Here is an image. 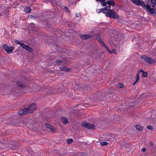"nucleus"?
<instances>
[{
    "instance_id": "1",
    "label": "nucleus",
    "mask_w": 156,
    "mask_h": 156,
    "mask_svg": "<svg viewBox=\"0 0 156 156\" xmlns=\"http://www.w3.org/2000/svg\"><path fill=\"white\" fill-rule=\"evenodd\" d=\"M106 10H108V12H104L103 13L105 14V15L108 17L114 18L115 19H118L119 18L118 15L116 12L112 10H110L111 6H107L105 7Z\"/></svg>"
},
{
    "instance_id": "2",
    "label": "nucleus",
    "mask_w": 156,
    "mask_h": 156,
    "mask_svg": "<svg viewBox=\"0 0 156 156\" xmlns=\"http://www.w3.org/2000/svg\"><path fill=\"white\" fill-rule=\"evenodd\" d=\"M27 108V112L28 114L33 113L36 109V104L34 103H33L30 105Z\"/></svg>"
},
{
    "instance_id": "3",
    "label": "nucleus",
    "mask_w": 156,
    "mask_h": 156,
    "mask_svg": "<svg viewBox=\"0 0 156 156\" xmlns=\"http://www.w3.org/2000/svg\"><path fill=\"white\" fill-rule=\"evenodd\" d=\"M132 2L134 4L137 5H141L142 7L144 9H146V7L147 4L146 5L145 3L142 1H140V0H131Z\"/></svg>"
},
{
    "instance_id": "4",
    "label": "nucleus",
    "mask_w": 156,
    "mask_h": 156,
    "mask_svg": "<svg viewBox=\"0 0 156 156\" xmlns=\"http://www.w3.org/2000/svg\"><path fill=\"white\" fill-rule=\"evenodd\" d=\"M141 58H142L145 62L149 63L154 62V60L145 55L142 56Z\"/></svg>"
},
{
    "instance_id": "5",
    "label": "nucleus",
    "mask_w": 156,
    "mask_h": 156,
    "mask_svg": "<svg viewBox=\"0 0 156 156\" xmlns=\"http://www.w3.org/2000/svg\"><path fill=\"white\" fill-rule=\"evenodd\" d=\"M82 126L88 129H94L95 125L89 123H84L82 124Z\"/></svg>"
},
{
    "instance_id": "6",
    "label": "nucleus",
    "mask_w": 156,
    "mask_h": 156,
    "mask_svg": "<svg viewBox=\"0 0 156 156\" xmlns=\"http://www.w3.org/2000/svg\"><path fill=\"white\" fill-rule=\"evenodd\" d=\"M5 50L8 54H10L12 53L13 50V48L12 46H8L6 45L4 46Z\"/></svg>"
},
{
    "instance_id": "7",
    "label": "nucleus",
    "mask_w": 156,
    "mask_h": 156,
    "mask_svg": "<svg viewBox=\"0 0 156 156\" xmlns=\"http://www.w3.org/2000/svg\"><path fill=\"white\" fill-rule=\"evenodd\" d=\"M18 115H24L28 114L27 112V108H26L24 109H20L18 112Z\"/></svg>"
},
{
    "instance_id": "8",
    "label": "nucleus",
    "mask_w": 156,
    "mask_h": 156,
    "mask_svg": "<svg viewBox=\"0 0 156 156\" xmlns=\"http://www.w3.org/2000/svg\"><path fill=\"white\" fill-rule=\"evenodd\" d=\"M80 37L82 40L88 39L91 38L92 36L89 34H80L79 35Z\"/></svg>"
},
{
    "instance_id": "9",
    "label": "nucleus",
    "mask_w": 156,
    "mask_h": 156,
    "mask_svg": "<svg viewBox=\"0 0 156 156\" xmlns=\"http://www.w3.org/2000/svg\"><path fill=\"white\" fill-rule=\"evenodd\" d=\"M146 9L147 10V12L149 14H152L154 13V9L151 8L149 5H147Z\"/></svg>"
},
{
    "instance_id": "10",
    "label": "nucleus",
    "mask_w": 156,
    "mask_h": 156,
    "mask_svg": "<svg viewBox=\"0 0 156 156\" xmlns=\"http://www.w3.org/2000/svg\"><path fill=\"white\" fill-rule=\"evenodd\" d=\"M100 96L98 94H94L91 97V99L94 101H97L98 100H99L100 99Z\"/></svg>"
},
{
    "instance_id": "11",
    "label": "nucleus",
    "mask_w": 156,
    "mask_h": 156,
    "mask_svg": "<svg viewBox=\"0 0 156 156\" xmlns=\"http://www.w3.org/2000/svg\"><path fill=\"white\" fill-rule=\"evenodd\" d=\"M45 125L47 128L49 129L52 132H53V130L55 129L54 127L53 126L48 123H45Z\"/></svg>"
},
{
    "instance_id": "12",
    "label": "nucleus",
    "mask_w": 156,
    "mask_h": 156,
    "mask_svg": "<svg viewBox=\"0 0 156 156\" xmlns=\"http://www.w3.org/2000/svg\"><path fill=\"white\" fill-rule=\"evenodd\" d=\"M62 122L64 124L66 125L69 123V121L65 117H62L61 118Z\"/></svg>"
},
{
    "instance_id": "13",
    "label": "nucleus",
    "mask_w": 156,
    "mask_h": 156,
    "mask_svg": "<svg viewBox=\"0 0 156 156\" xmlns=\"http://www.w3.org/2000/svg\"><path fill=\"white\" fill-rule=\"evenodd\" d=\"M135 128L138 131H142L143 129V127H142L140 125H136L135 126Z\"/></svg>"
},
{
    "instance_id": "14",
    "label": "nucleus",
    "mask_w": 156,
    "mask_h": 156,
    "mask_svg": "<svg viewBox=\"0 0 156 156\" xmlns=\"http://www.w3.org/2000/svg\"><path fill=\"white\" fill-rule=\"evenodd\" d=\"M59 68L61 70L66 72H69L70 69H69L64 67H60Z\"/></svg>"
},
{
    "instance_id": "15",
    "label": "nucleus",
    "mask_w": 156,
    "mask_h": 156,
    "mask_svg": "<svg viewBox=\"0 0 156 156\" xmlns=\"http://www.w3.org/2000/svg\"><path fill=\"white\" fill-rule=\"evenodd\" d=\"M107 3L109 5H111L113 6L115 5L114 2L112 0L108 1L107 2Z\"/></svg>"
},
{
    "instance_id": "16",
    "label": "nucleus",
    "mask_w": 156,
    "mask_h": 156,
    "mask_svg": "<svg viewBox=\"0 0 156 156\" xmlns=\"http://www.w3.org/2000/svg\"><path fill=\"white\" fill-rule=\"evenodd\" d=\"M139 72H141V73H142V76L144 77H146L147 75V73L146 72L144 71L143 70L141 69L140 70Z\"/></svg>"
},
{
    "instance_id": "17",
    "label": "nucleus",
    "mask_w": 156,
    "mask_h": 156,
    "mask_svg": "<svg viewBox=\"0 0 156 156\" xmlns=\"http://www.w3.org/2000/svg\"><path fill=\"white\" fill-rule=\"evenodd\" d=\"M45 25L48 28H51L52 27V25L51 24V23L50 22H46Z\"/></svg>"
},
{
    "instance_id": "18",
    "label": "nucleus",
    "mask_w": 156,
    "mask_h": 156,
    "mask_svg": "<svg viewBox=\"0 0 156 156\" xmlns=\"http://www.w3.org/2000/svg\"><path fill=\"white\" fill-rule=\"evenodd\" d=\"M16 84L21 87H24V86L23 85L22 83L20 81H17Z\"/></svg>"
},
{
    "instance_id": "19",
    "label": "nucleus",
    "mask_w": 156,
    "mask_h": 156,
    "mask_svg": "<svg viewBox=\"0 0 156 156\" xmlns=\"http://www.w3.org/2000/svg\"><path fill=\"white\" fill-rule=\"evenodd\" d=\"M31 9L29 7H27L25 9L24 11L26 13H29L31 12Z\"/></svg>"
},
{
    "instance_id": "20",
    "label": "nucleus",
    "mask_w": 156,
    "mask_h": 156,
    "mask_svg": "<svg viewBox=\"0 0 156 156\" xmlns=\"http://www.w3.org/2000/svg\"><path fill=\"white\" fill-rule=\"evenodd\" d=\"M105 0H102L101 2V5L102 6H106V5H107V2H106L105 1Z\"/></svg>"
},
{
    "instance_id": "21",
    "label": "nucleus",
    "mask_w": 156,
    "mask_h": 156,
    "mask_svg": "<svg viewBox=\"0 0 156 156\" xmlns=\"http://www.w3.org/2000/svg\"><path fill=\"white\" fill-rule=\"evenodd\" d=\"M121 147L122 148H126L127 147V144L126 142H124V141L121 144Z\"/></svg>"
},
{
    "instance_id": "22",
    "label": "nucleus",
    "mask_w": 156,
    "mask_h": 156,
    "mask_svg": "<svg viewBox=\"0 0 156 156\" xmlns=\"http://www.w3.org/2000/svg\"><path fill=\"white\" fill-rule=\"evenodd\" d=\"M117 86L119 88H122L124 85L122 83H119L117 84Z\"/></svg>"
},
{
    "instance_id": "23",
    "label": "nucleus",
    "mask_w": 156,
    "mask_h": 156,
    "mask_svg": "<svg viewBox=\"0 0 156 156\" xmlns=\"http://www.w3.org/2000/svg\"><path fill=\"white\" fill-rule=\"evenodd\" d=\"M152 7H154L156 5V0H151Z\"/></svg>"
},
{
    "instance_id": "24",
    "label": "nucleus",
    "mask_w": 156,
    "mask_h": 156,
    "mask_svg": "<svg viewBox=\"0 0 156 156\" xmlns=\"http://www.w3.org/2000/svg\"><path fill=\"white\" fill-rule=\"evenodd\" d=\"M21 47L25 50H27V49L28 45L25 44L24 43H23L22 45H21Z\"/></svg>"
},
{
    "instance_id": "25",
    "label": "nucleus",
    "mask_w": 156,
    "mask_h": 156,
    "mask_svg": "<svg viewBox=\"0 0 156 156\" xmlns=\"http://www.w3.org/2000/svg\"><path fill=\"white\" fill-rule=\"evenodd\" d=\"M17 44L20 45L21 46L22 45L23 43H22L19 41L17 40H15L14 41Z\"/></svg>"
},
{
    "instance_id": "26",
    "label": "nucleus",
    "mask_w": 156,
    "mask_h": 156,
    "mask_svg": "<svg viewBox=\"0 0 156 156\" xmlns=\"http://www.w3.org/2000/svg\"><path fill=\"white\" fill-rule=\"evenodd\" d=\"M73 140L72 139L70 138V139H68L67 140V142L68 144H69L73 142Z\"/></svg>"
},
{
    "instance_id": "27",
    "label": "nucleus",
    "mask_w": 156,
    "mask_h": 156,
    "mask_svg": "<svg viewBox=\"0 0 156 156\" xmlns=\"http://www.w3.org/2000/svg\"><path fill=\"white\" fill-rule=\"evenodd\" d=\"M139 72H138L137 73L136 76V80L135 81L137 82L139 80Z\"/></svg>"
},
{
    "instance_id": "28",
    "label": "nucleus",
    "mask_w": 156,
    "mask_h": 156,
    "mask_svg": "<svg viewBox=\"0 0 156 156\" xmlns=\"http://www.w3.org/2000/svg\"><path fill=\"white\" fill-rule=\"evenodd\" d=\"M26 50L30 52H31L33 51V49L30 47L28 46L27 49Z\"/></svg>"
},
{
    "instance_id": "29",
    "label": "nucleus",
    "mask_w": 156,
    "mask_h": 156,
    "mask_svg": "<svg viewBox=\"0 0 156 156\" xmlns=\"http://www.w3.org/2000/svg\"><path fill=\"white\" fill-rule=\"evenodd\" d=\"M98 10H99L98 13H100L103 11H104L106 10V8H105V7L103 9H99Z\"/></svg>"
},
{
    "instance_id": "30",
    "label": "nucleus",
    "mask_w": 156,
    "mask_h": 156,
    "mask_svg": "<svg viewBox=\"0 0 156 156\" xmlns=\"http://www.w3.org/2000/svg\"><path fill=\"white\" fill-rule=\"evenodd\" d=\"M96 39L98 41L99 40L101 39V36L99 34H98L96 37Z\"/></svg>"
},
{
    "instance_id": "31",
    "label": "nucleus",
    "mask_w": 156,
    "mask_h": 156,
    "mask_svg": "<svg viewBox=\"0 0 156 156\" xmlns=\"http://www.w3.org/2000/svg\"><path fill=\"white\" fill-rule=\"evenodd\" d=\"M108 144V143L106 142H101V146H102L107 145Z\"/></svg>"
},
{
    "instance_id": "32",
    "label": "nucleus",
    "mask_w": 156,
    "mask_h": 156,
    "mask_svg": "<svg viewBox=\"0 0 156 156\" xmlns=\"http://www.w3.org/2000/svg\"><path fill=\"white\" fill-rule=\"evenodd\" d=\"M109 53L110 54L115 53L116 54H117V53L116 52H115V49H113L112 50V51L110 50V51Z\"/></svg>"
},
{
    "instance_id": "33",
    "label": "nucleus",
    "mask_w": 156,
    "mask_h": 156,
    "mask_svg": "<svg viewBox=\"0 0 156 156\" xmlns=\"http://www.w3.org/2000/svg\"><path fill=\"white\" fill-rule=\"evenodd\" d=\"M147 128L148 129H149L151 130H153V127L151 126H147Z\"/></svg>"
},
{
    "instance_id": "34",
    "label": "nucleus",
    "mask_w": 156,
    "mask_h": 156,
    "mask_svg": "<svg viewBox=\"0 0 156 156\" xmlns=\"http://www.w3.org/2000/svg\"><path fill=\"white\" fill-rule=\"evenodd\" d=\"M84 64L86 66H89L90 65V64L89 62L86 61L84 63Z\"/></svg>"
},
{
    "instance_id": "35",
    "label": "nucleus",
    "mask_w": 156,
    "mask_h": 156,
    "mask_svg": "<svg viewBox=\"0 0 156 156\" xmlns=\"http://www.w3.org/2000/svg\"><path fill=\"white\" fill-rule=\"evenodd\" d=\"M64 8H65V9L66 10V11L67 12H70V11L69 9L68 8V7H64Z\"/></svg>"
},
{
    "instance_id": "36",
    "label": "nucleus",
    "mask_w": 156,
    "mask_h": 156,
    "mask_svg": "<svg viewBox=\"0 0 156 156\" xmlns=\"http://www.w3.org/2000/svg\"><path fill=\"white\" fill-rule=\"evenodd\" d=\"M80 16V13H77L75 15V17H78Z\"/></svg>"
},
{
    "instance_id": "37",
    "label": "nucleus",
    "mask_w": 156,
    "mask_h": 156,
    "mask_svg": "<svg viewBox=\"0 0 156 156\" xmlns=\"http://www.w3.org/2000/svg\"><path fill=\"white\" fill-rule=\"evenodd\" d=\"M62 60H56L55 62L57 63H62Z\"/></svg>"
},
{
    "instance_id": "38",
    "label": "nucleus",
    "mask_w": 156,
    "mask_h": 156,
    "mask_svg": "<svg viewBox=\"0 0 156 156\" xmlns=\"http://www.w3.org/2000/svg\"><path fill=\"white\" fill-rule=\"evenodd\" d=\"M104 47H105L107 51L108 52H110V50L108 48V47L106 45Z\"/></svg>"
},
{
    "instance_id": "39",
    "label": "nucleus",
    "mask_w": 156,
    "mask_h": 156,
    "mask_svg": "<svg viewBox=\"0 0 156 156\" xmlns=\"http://www.w3.org/2000/svg\"><path fill=\"white\" fill-rule=\"evenodd\" d=\"M103 47H104L105 45H106L105 43L102 41L101 43H100Z\"/></svg>"
},
{
    "instance_id": "40",
    "label": "nucleus",
    "mask_w": 156,
    "mask_h": 156,
    "mask_svg": "<svg viewBox=\"0 0 156 156\" xmlns=\"http://www.w3.org/2000/svg\"><path fill=\"white\" fill-rule=\"evenodd\" d=\"M146 150V148H143L142 150L141 151L143 152H144Z\"/></svg>"
},
{
    "instance_id": "41",
    "label": "nucleus",
    "mask_w": 156,
    "mask_h": 156,
    "mask_svg": "<svg viewBox=\"0 0 156 156\" xmlns=\"http://www.w3.org/2000/svg\"><path fill=\"white\" fill-rule=\"evenodd\" d=\"M30 16H32L34 19H36L37 18V17L36 16H34L32 15H31Z\"/></svg>"
},
{
    "instance_id": "42",
    "label": "nucleus",
    "mask_w": 156,
    "mask_h": 156,
    "mask_svg": "<svg viewBox=\"0 0 156 156\" xmlns=\"http://www.w3.org/2000/svg\"><path fill=\"white\" fill-rule=\"evenodd\" d=\"M150 143V145L151 146H152V145H153V144H153V143L152 142H150V143Z\"/></svg>"
},
{
    "instance_id": "43",
    "label": "nucleus",
    "mask_w": 156,
    "mask_h": 156,
    "mask_svg": "<svg viewBox=\"0 0 156 156\" xmlns=\"http://www.w3.org/2000/svg\"><path fill=\"white\" fill-rule=\"evenodd\" d=\"M98 41L99 42V43H101L103 41L101 39L99 40Z\"/></svg>"
},
{
    "instance_id": "44",
    "label": "nucleus",
    "mask_w": 156,
    "mask_h": 156,
    "mask_svg": "<svg viewBox=\"0 0 156 156\" xmlns=\"http://www.w3.org/2000/svg\"><path fill=\"white\" fill-rule=\"evenodd\" d=\"M137 82H136V81H135L133 84V86H134L135 84L137 83Z\"/></svg>"
},
{
    "instance_id": "45",
    "label": "nucleus",
    "mask_w": 156,
    "mask_h": 156,
    "mask_svg": "<svg viewBox=\"0 0 156 156\" xmlns=\"http://www.w3.org/2000/svg\"><path fill=\"white\" fill-rule=\"evenodd\" d=\"M27 120H28L27 119H24V121H25V122H27Z\"/></svg>"
},
{
    "instance_id": "46",
    "label": "nucleus",
    "mask_w": 156,
    "mask_h": 156,
    "mask_svg": "<svg viewBox=\"0 0 156 156\" xmlns=\"http://www.w3.org/2000/svg\"><path fill=\"white\" fill-rule=\"evenodd\" d=\"M23 125H27V124L26 123L24 124V123H23Z\"/></svg>"
},
{
    "instance_id": "47",
    "label": "nucleus",
    "mask_w": 156,
    "mask_h": 156,
    "mask_svg": "<svg viewBox=\"0 0 156 156\" xmlns=\"http://www.w3.org/2000/svg\"><path fill=\"white\" fill-rule=\"evenodd\" d=\"M2 16V14L1 13H0V16Z\"/></svg>"
},
{
    "instance_id": "48",
    "label": "nucleus",
    "mask_w": 156,
    "mask_h": 156,
    "mask_svg": "<svg viewBox=\"0 0 156 156\" xmlns=\"http://www.w3.org/2000/svg\"><path fill=\"white\" fill-rule=\"evenodd\" d=\"M155 14L156 15V12H155Z\"/></svg>"
}]
</instances>
